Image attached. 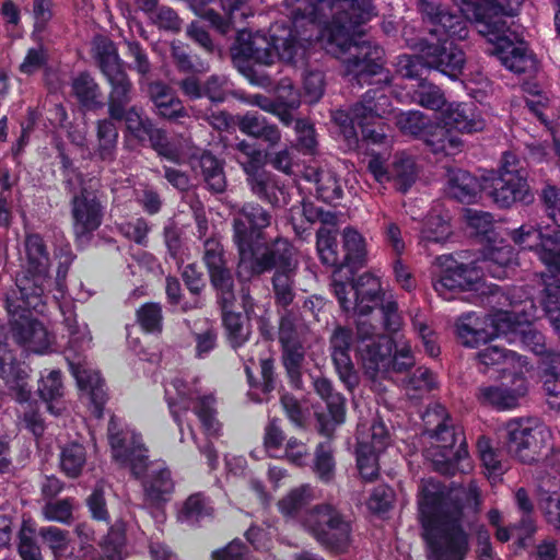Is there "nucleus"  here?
I'll return each instance as SVG.
<instances>
[{
  "mask_svg": "<svg viewBox=\"0 0 560 560\" xmlns=\"http://www.w3.org/2000/svg\"><path fill=\"white\" fill-rule=\"evenodd\" d=\"M285 5L292 27L275 22L269 39L259 32H237L231 52L240 71L250 70L252 62L269 66L276 57L296 63L314 42L340 59L345 74L360 85L382 72L384 49L362 39L361 25L375 15L371 0H285Z\"/></svg>",
  "mask_w": 560,
  "mask_h": 560,
  "instance_id": "nucleus-1",
  "label": "nucleus"
},
{
  "mask_svg": "<svg viewBox=\"0 0 560 560\" xmlns=\"http://www.w3.org/2000/svg\"><path fill=\"white\" fill-rule=\"evenodd\" d=\"M343 266H339L332 275V290L341 308L358 314L357 353L365 373L371 378L385 377L390 371L404 372L415 364L409 343L402 339L394 341L381 335L378 327L366 315L376 306H381L384 328L389 332L400 329L402 320L397 303L392 296L382 293L380 280L371 273L362 275L353 284L341 281Z\"/></svg>",
  "mask_w": 560,
  "mask_h": 560,
  "instance_id": "nucleus-2",
  "label": "nucleus"
},
{
  "mask_svg": "<svg viewBox=\"0 0 560 560\" xmlns=\"http://www.w3.org/2000/svg\"><path fill=\"white\" fill-rule=\"evenodd\" d=\"M418 515L430 560H463L468 539L463 529L464 509L479 504L476 485L450 487L429 478L417 494Z\"/></svg>",
  "mask_w": 560,
  "mask_h": 560,
  "instance_id": "nucleus-3",
  "label": "nucleus"
},
{
  "mask_svg": "<svg viewBox=\"0 0 560 560\" xmlns=\"http://www.w3.org/2000/svg\"><path fill=\"white\" fill-rule=\"evenodd\" d=\"M269 224L270 215L259 205H246L235 217L234 242L240 255L237 275L242 280H249L275 268L272 284L277 302L288 306L294 299V248L285 240H277L271 246H264L261 230Z\"/></svg>",
  "mask_w": 560,
  "mask_h": 560,
  "instance_id": "nucleus-4",
  "label": "nucleus"
},
{
  "mask_svg": "<svg viewBox=\"0 0 560 560\" xmlns=\"http://www.w3.org/2000/svg\"><path fill=\"white\" fill-rule=\"evenodd\" d=\"M509 308H500L486 317L467 313L457 322V336L466 347L476 348L492 338L503 337L509 343L520 345L542 357L541 365L548 362L545 337L533 327L536 316L534 301L523 288H514L511 295H503Z\"/></svg>",
  "mask_w": 560,
  "mask_h": 560,
  "instance_id": "nucleus-5",
  "label": "nucleus"
},
{
  "mask_svg": "<svg viewBox=\"0 0 560 560\" xmlns=\"http://www.w3.org/2000/svg\"><path fill=\"white\" fill-rule=\"evenodd\" d=\"M418 10L428 33L435 43L409 37L405 27L402 36L409 48L422 52L429 69L436 70L453 81L458 80L466 66V55L459 43L468 37V21L477 28L474 18L451 11L440 0H418Z\"/></svg>",
  "mask_w": 560,
  "mask_h": 560,
  "instance_id": "nucleus-6",
  "label": "nucleus"
},
{
  "mask_svg": "<svg viewBox=\"0 0 560 560\" xmlns=\"http://www.w3.org/2000/svg\"><path fill=\"white\" fill-rule=\"evenodd\" d=\"M516 265L514 250L508 244L488 248L480 266L464 265L453 255H441L432 264V284L439 296L446 301L453 300L460 291H476L485 294L488 290L491 298H497L501 303V300L505 301L502 294L505 296L506 294L498 287L486 284L482 269L486 268L493 278L504 279L511 276ZM512 292L513 290L508 295Z\"/></svg>",
  "mask_w": 560,
  "mask_h": 560,
  "instance_id": "nucleus-7",
  "label": "nucleus"
},
{
  "mask_svg": "<svg viewBox=\"0 0 560 560\" xmlns=\"http://www.w3.org/2000/svg\"><path fill=\"white\" fill-rule=\"evenodd\" d=\"M460 12L474 18L477 31L493 44V54L510 71L525 73L536 68L527 44L510 32L505 16L513 14L509 0H454Z\"/></svg>",
  "mask_w": 560,
  "mask_h": 560,
  "instance_id": "nucleus-8",
  "label": "nucleus"
},
{
  "mask_svg": "<svg viewBox=\"0 0 560 560\" xmlns=\"http://www.w3.org/2000/svg\"><path fill=\"white\" fill-rule=\"evenodd\" d=\"M108 441L113 458L122 467L130 468L137 478H142L144 501L160 505L170 500L174 482L164 462H149L148 450L135 429L112 417L108 424Z\"/></svg>",
  "mask_w": 560,
  "mask_h": 560,
  "instance_id": "nucleus-9",
  "label": "nucleus"
},
{
  "mask_svg": "<svg viewBox=\"0 0 560 560\" xmlns=\"http://www.w3.org/2000/svg\"><path fill=\"white\" fill-rule=\"evenodd\" d=\"M66 275L67 269L58 270L55 281L56 293L54 294L68 332L66 359L77 381L81 397L90 401L92 413L96 418H101L106 402L104 382L98 371L85 361L84 353L91 348L93 338L88 324L78 322L73 303L65 300L63 280Z\"/></svg>",
  "mask_w": 560,
  "mask_h": 560,
  "instance_id": "nucleus-10",
  "label": "nucleus"
},
{
  "mask_svg": "<svg viewBox=\"0 0 560 560\" xmlns=\"http://www.w3.org/2000/svg\"><path fill=\"white\" fill-rule=\"evenodd\" d=\"M313 500V489L301 486L290 491L278 502L284 517L301 523L323 545L342 548L348 545L350 526L330 505H318L307 509Z\"/></svg>",
  "mask_w": 560,
  "mask_h": 560,
  "instance_id": "nucleus-11",
  "label": "nucleus"
},
{
  "mask_svg": "<svg viewBox=\"0 0 560 560\" xmlns=\"http://www.w3.org/2000/svg\"><path fill=\"white\" fill-rule=\"evenodd\" d=\"M425 432L431 439V446L425 454L432 460L435 470L444 475L471 469L468 452L460 440V434L450 423L446 409L441 405L429 408L423 416Z\"/></svg>",
  "mask_w": 560,
  "mask_h": 560,
  "instance_id": "nucleus-12",
  "label": "nucleus"
},
{
  "mask_svg": "<svg viewBox=\"0 0 560 560\" xmlns=\"http://www.w3.org/2000/svg\"><path fill=\"white\" fill-rule=\"evenodd\" d=\"M388 107L389 101L384 93L368 91L363 100L355 104L350 112L335 110L331 117L339 127L347 148L354 149L358 144L355 126L361 128L364 140L373 144H387L388 140L382 119L389 113Z\"/></svg>",
  "mask_w": 560,
  "mask_h": 560,
  "instance_id": "nucleus-13",
  "label": "nucleus"
},
{
  "mask_svg": "<svg viewBox=\"0 0 560 560\" xmlns=\"http://www.w3.org/2000/svg\"><path fill=\"white\" fill-rule=\"evenodd\" d=\"M165 399L170 411L180 432V442L186 440V429L190 439L197 443L196 433L190 423H184V417L192 407V413L199 419L205 433L214 438L220 434L221 425L215 419L214 398L211 395H200L199 390L182 377L176 376L165 384Z\"/></svg>",
  "mask_w": 560,
  "mask_h": 560,
  "instance_id": "nucleus-14",
  "label": "nucleus"
},
{
  "mask_svg": "<svg viewBox=\"0 0 560 560\" xmlns=\"http://www.w3.org/2000/svg\"><path fill=\"white\" fill-rule=\"evenodd\" d=\"M27 257L26 271L16 279V294L19 293L28 307L43 313L45 292L52 284L48 276L50 266L49 255L43 238L38 234H27L25 238Z\"/></svg>",
  "mask_w": 560,
  "mask_h": 560,
  "instance_id": "nucleus-15",
  "label": "nucleus"
},
{
  "mask_svg": "<svg viewBox=\"0 0 560 560\" xmlns=\"http://www.w3.org/2000/svg\"><path fill=\"white\" fill-rule=\"evenodd\" d=\"M397 128L404 135L420 138L435 154L454 155L463 150L464 142L459 136L445 129L439 122H431L420 110L398 112L394 116Z\"/></svg>",
  "mask_w": 560,
  "mask_h": 560,
  "instance_id": "nucleus-16",
  "label": "nucleus"
},
{
  "mask_svg": "<svg viewBox=\"0 0 560 560\" xmlns=\"http://www.w3.org/2000/svg\"><path fill=\"white\" fill-rule=\"evenodd\" d=\"M94 52L101 71L112 86L108 97V113L112 119L121 120L125 105L130 101L131 82L122 69V60L113 42L98 38Z\"/></svg>",
  "mask_w": 560,
  "mask_h": 560,
  "instance_id": "nucleus-17",
  "label": "nucleus"
},
{
  "mask_svg": "<svg viewBox=\"0 0 560 560\" xmlns=\"http://www.w3.org/2000/svg\"><path fill=\"white\" fill-rule=\"evenodd\" d=\"M5 307L12 317L18 316L12 320V335L19 345L38 354L47 353L52 349L55 336L43 323L26 314L33 308L25 304L21 295L18 298L15 291L9 293L5 298Z\"/></svg>",
  "mask_w": 560,
  "mask_h": 560,
  "instance_id": "nucleus-18",
  "label": "nucleus"
},
{
  "mask_svg": "<svg viewBox=\"0 0 560 560\" xmlns=\"http://www.w3.org/2000/svg\"><path fill=\"white\" fill-rule=\"evenodd\" d=\"M509 452L523 463L536 460L550 439L549 429L538 419H513L505 427Z\"/></svg>",
  "mask_w": 560,
  "mask_h": 560,
  "instance_id": "nucleus-19",
  "label": "nucleus"
},
{
  "mask_svg": "<svg viewBox=\"0 0 560 560\" xmlns=\"http://www.w3.org/2000/svg\"><path fill=\"white\" fill-rule=\"evenodd\" d=\"M357 466L365 480H374L378 476V457L389 443L388 431L383 421L372 419L371 422L358 424Z\"/></svg>",
  "mask_w": 560,
  "mask_h": 560,
  "instance_id": "nucleus-20",
  "label": "nucleus"
},
{
  "mask_svg": "<svg viewBox=\"0 0 560 560\" xmlns=\"http://www.w3.org/2000/svg\"><path fill=\"white\" fill-rule=\"evenodd\" d=\"M511 240L521 249L532 250L547 268L550 275L552 264L560 240V226H535L529 223L522 224L520 228L509 233Z\"/></svg>",
  "mask_w": 560,
  "mask_h": 560,
  "instance_id": "nucleus-21",
  "label": "nucleus"
},
{
  "mask_svg": "<svg viewBox=\"0 0 560 560\" xmlns=\"http://www.w3.org/2000/svg\"><path fill=\"white\" fill-rule=\"evenodd\" d=\"M125 120L128 132L139 142L149 141L153 149L162 156L180 163L186 159V153L178 148L172 145L163 130L154 128L151 120L143 117L142 110L137 107L124 109L121 120Z\"/></svg>",
  "mask_w": 560,
  "mask_h": 560,
  "instance_id": "nucleus-22",
  "label": "nucleus"
},
{
  "mask_svg": "<svg viewBox=\"0 0 560 560\" xmlns=\"http://www.w3.org/2000/svg\"><path fill=\"white\" fill-rule=\"evenodd\" d=\"M482 189L502 208L511 207L517 201L527 202L533 198L528 182L524 177H512L509 172L491 173L485 177Z\"/></svg>",
  "mask_w": 560,
  "mask_h": 560,
  "instance_id": "nucleus-23",
  "label": "nucleus"
},
{
  "mask_svg": "<svg viewBox=\"0 0 560 560\" xmlns=\"http://www.w3.org/2000/svg\"><path fill=\"white\" fill-rule=\"evenodd\" d=\"M528 393V383L522 372L515 373L510 384L481 386L478 400L497 410H512L521 405Z\"/></svg>",
  "mask_w": 560,
  "mask_h": 560,
  "instance_id": "nucleus-24",
  "label": "nucleus"
},
{
  "mask_svg": "<svg viewBox=\"0 0 560 560\" xmlns=\"http://www.w3.org/2000/svg\"><path fill=\"white\" fill-rule=\"evenodd\" d=\"M441 126L445 129L454 130L460 133H474L483 130L486 121L478 107L469 102H451L442 110ZM456 136H458L455 132Z\"/></svg>",
  "mask_w": 560,
  "mask_h": 560,
  "instance_id": "nucleus-25",
  "label": "nucleus"
},
{
  "mask_svg": "<svg viewBox=\"0 0 560 560\" xmlns=\"http://www.w3.org/2000/svg\"><path fill=\"white\" fill-rule=\"evenodd\" d=\"M73 230L78 237H85L94 232L102 223L103 207L96 196L82 190L72 200Z\"/></svg>",
  "mask_w": 560,
  "mask_h": 560,
  "instance_id": "nucleus-26",
  "label": "nucleus"
},
{
  "mask_svg": "<svg viewBox=\"0 0 560 560\" xmlns=\"http://www.w3.org/2000/svg\"><path fill=\"white\" fill-rule=\"evenodd\" d=\"M27 366L16 362L14 354L8 345L0 342V381L9 390L18 392L20 401L26 400L30 389L26 388Z\"/></svg>",
  "mask_w": 560,
  "mask_h": 560,
  "instance_id": "nucleus-27",
  "label": "nucleus"
},
{
  "mask_svg": "<svg viewBox=\"0 0 560 560\" xmlns=\"http://www.w3.org/2000/svg\"><path fill=\"white\" fill-rule=\"evenodd\" d=\"M305 213L310 221L317 219L325 225L335 224L336 221V217L331 212L316 210V215H313L311 210L305 208ZM316 247L323 264L331 267H337L339 265L338 243L336 238V231L332 228L322 226L317 231Z\"/></svg>",
  "mask_w": 560,
  "mask_h": 560,
  "instance_id": "nucleus-28",
  "label": "nucleus"
},
{
  "mask_svg": "<svg viewBox=\"0 0 560 560\" xmlns=\"http://www.w3.org/2000/svg\"><path fill=\"white\" fill-rule=\"evenodd\" d=\"M350 331L342 327L336 328L330 339L331 357L336 371L348 388L357 384V375L350 358Z\"/></svg>",
  "mask_w": 560,
  "mask_h": 560,
  "instance_id": "nucleus-29",
  "label": "nucleus"
},
{
  "mask_svg": "<svg viewBox=\"0 0 560 560\" xmlns=\"http://www.w3.org/2000/svg\"><path fill=\"white\" fill-rule=\"evenodd\" d=\"M316 393L325 400L330 416V420L326 421L323 415L318 416L320 432L329 435L335 428L345 421V398L334 390L329 380L318 377L314 381Z\"/></svg>",
  "mask_w": 560,
  "mask_h": 560,
  "instance_id": "nucleus-30",
  "label": "nucleus"
},
{
  "mask_svg": "<svg viewBox=\"0 0 560 560\" xmlns=\"http://www.w3.org/2000/svg\"><path fill=\"white\" fill-rule=\"evenodd\" d=\"M237 148L248 159V161H242L241 164L248 175L253 192L260 198H267L269 189L273 187V179L270 174L259 167L261 152L245 141L240 142Z\"/></svg>",
  "mask_w": 560,
  "mask_h": 560,
  "instance_id": "nucleus-31",
  "label": "nucleus"
},
{
  "mask_svg": "<svg viewBox=\"0 0 560 560\" xmlns=\"http://www.w3.org/2000/svg\"><path fill=\"white\" fill-rule=\"evenodd\" d=\"M222 9L229 15V20H224L219 13L209 9L201 14L217 31L226 34L232 27L236 26L237 21L253 15L250 0H221Z\"/></svg>",
  "mask_w": 560,
  "mask_h": 560,
  "instance_id": "nucleus-32",
  "label": "nucleus"
},
{
  "mask_svg": "<svg viewBox=\"0 0 560 560\" xmlns=\"http://www.w3.org/2000/svg\"><path fill=\"white\" fill-rule=\"evenodd\" d=\"M483 187L469 172L451 168L447 171L446 192L460 202H474Z\"/></svg>",
  "mask_w": 560,
  "mask_h": 560,
  "instance_id": "nucleus-33",
  "label": "nucleus"
},
{
  "mask_svg": "<svg viewBox=\"0 0 560 560\" xmlns=\"http://www.w3.org/2000/svg\"><path fill=\"white\" fill-rule=\"evenodd\" d=\"M238 128L242 132L254 138H261L275 145L281 139V133L276 125L269 124L265 116L257 112H248L238 117Z\"/></svg>",
  "mask_w": 560,
  "mask_h": 560,
  "instance_id": "nucleus-34",
  "label": "nucleus"
},
{
  "mask_svg": "<svg viewBox=\"0 0 560 560\" xmlns=\"http://www.w3.org/2000/svg\"><path fill=\"white\" fill-rule=\"evenodd\" d=\"M38 393L47 402V408L52 415L60 416L62 413L66 406L61 399L63 385L60 371L51 370L43 374L38 385Z\"/></svg>",
  "mask_w": 560,
  "mask_h": 560,
  "instance_id": "nucleus-35",
  "label": "nucleus"
},
{
  "mask_svg": "<svg viewBox=\"0 0 560 560\" xmlns=\"http://www.w3.org/2000/svg\"><path fill=\"white\" fill-rule=\"evenodd\" d=\"M149 94L153 101L158 114L165 118H177L188 116L182 102L173 96L170 89L160 83H151L149 86Z\"/></svg>",
  "mask_w": 560,
  "mask_h": 560,
  "instance_id": "nucleus-36",
  "label": "nucleus"
},
{
  "mask_svg": "<svg viewBox=\"0 0 560 560\" xmlns=\"http://www.w3.org/2000/svg\"><path fill=\"white\" fill-rule=\"evenodd\" d=\"M97 143L94 156L104 162H112L116 156L118 130L110 119H102L96 126Z\"/></svg>",
  "mask_w": 560,
  "mask_h": 560,
  "instance_id": "nucleus-37",
  "label": "nucleus"
},
{
  "mask_svg": "<svg viewBox=\"0 0 560 560\" xmlns=\"http://www.w3.org/2000/svg\"><path fill=\"white\" fill-rule=\"evenodd\" d=\"M195 171L200 170L207 186L214 192H222L225 189L226 180L221 162L208 152H203L192 164Z\"/></svg>",
  "mask_w": 560,
  "mask_h": 560,
  "instance_id": "nucleus-38",
  "label": "nucleus"
},
{
  "mask_svg": "<svg viewBox=\"0 0 560 560\" xmlns=\"http://www.w3.org/2000/svg\"><path fill=\"white\" fill-rule=\"evenodd\" d=\"M305 178L316 184L317 195L324 201L332 202L341 198L342 188L331 171L307 168Z\"/></svg>",
  "mask_w": 560,
  "mask_h": 560,
  "instance_id": "nucleus-39",
  "label": "nucleus"
},
{
  "mask_svg": "<svg viewBox=\"0 0 560 560\" xmlns=\"http://www.w3.org/2000/svg\"><path fill=\"white\" fill-rule=\"evenodd\" d=\"M213 513V506L209 499L201 493H195L187 498L178 511V521L195 525L202 520L210 517Z\"/></svg>",
  "mask_w": 560,
  "mask_h": 560,
  "instance_id": "nucleus-40",
  "label": "nucleus"
},
{
  "mask_svg": "<svg viewBox=\"0 0 560 560\" xmlns=\"http://www.w3.org/2000/svg\"><path fill=\"white\" fill-rule=\"evenodd\" d=\"M412 102L430 110H443L446 105L444 92L428 80H420L412 93Z\"/></svg>",
  "mask_w": 560,
  "mask_h": 560,
  "instance_id": "nucleus-41",
  "label": "nucleus"
},
{
  "mask_svg": "<svg viewBox=\"0 0 560 560\" xmlns=\"http://www.w3.org/2000/svg\"><path fill=\"white\" fill-rule=\"evenodd\" d=\"M451 234L447 219L435 210L431 212L425 220L420 231L419 244L427 246L429 243H443Z\"/></svg>",
  "mask_w": 560,
  "mask_h": 560,
  "instance_id": "nucleus-42",
  "label": "nucleus"
},
{
  "mask_svg": "<svg viewBox=\"0 0 560 560\" xmlns=\"http://www.w3.org/2000/svg\"><path fill=\"white\" fill-rule=\"evenodd\" d=\"M245 370L250 385L249 397L256 402L266 401L268 395L275 389L273 361L269 358L260 359V384L252 381V373L248 366Z\"/></svg>",
  "mask_w": 560,
  "mask_h": 560,
  "instance_id": "nucleus-43",
  "label": "nucleus"
},
{
  "mask_svg": "<svg viewBox=\"0 0 560 560\" xmlns=\"http://www.w3.org/2000/svg\"><path fill=\"white\" fill-rule=\"evenodd\" d=\"M551 463L559 479V491L548 489L549 495L540 500V508L544 511L547 522L560 534V452L552 454Z\"/></svg>",
  "mask_w": 560,
  "mask_h": 560,
  "instance_id": "nucleus-44",
  "label": "nucleus"
},
{
  "mask_svg": "<svg viewBox=\"0 0 560 560\" xmlns=\"http://www.w3.org/2000/svg\"><path fill=\"white\" fill-rule=\"evenodd\" d=\"M345 260L347 268L361 265L366 257V241L364 236L353 228H346L342 232Z\"/></svg>",
  "mask_w": 560,
  "mask_h": 560,
  "instance_id": "nucleus-45",
  "label": "nucleus"
},
{
  "mask_svg": "<svg viewBox=\"0 0 560 560\" xmlns=\"http://www.w3.org/2000/svg\"><path fill=\"white\" fill-rule=\"evenodd\" d=\"M72 93L79 103L86 108L102 106L100 98V89L94 79L88 73H80L72 81Z\"/></svg>",
  "mask_w": 560,
  "mask_h": 560,
  "instance_id": "nucleus-46",
  "label": "nucleus"
},
{
  "mask_svg": "<svg viewBox=\"0 0 560 560\" xmlns=\"http://www.w3.org/2000/svg\"><path fill=\"white\" fill-rule=\"evenodd\" d=\"M212 285L218 292V299L222 307H232L235 295L233 291V277L226 265L209 270Z\"/></svg>",
  "mask_w": 560,
  "mask_h": 560,
  "instance_id": "nucleus-47",
  "label": "nucleus"
},
{
  "mask_svg": "<svg viewBox=\"0 0 560 560\" xmlns=\"http://www.w3.org/2000/svg\"><path fill=\"white\" fill-rule=\"evenodd\" d=\"M223 324L228 338L233 348L241 347L249 336V327L240 313L231 311V307H222Z\"/></svg>",
  "mask_w": 560,
  "mask_h": 560,
  "instance_id": "nucleus-48",
  "label": "nucleus"
},
{
  "mask_svg": "<svg viewBox=\"0 0 560 560\" xmlns=\"http://www.w3.org/2000/svg\"><path fill=\"white\" fill-rule=\"evenodd\" d=\"M86 463V453L79 443L65 446L60 453V467L71 478L78 477Z\"/></svg>",
  "mask_w": 560,
  "mask_h": 560,
  "instance_id": "nucleus-49",
  "label": "nucleus"
},
{
  "mask_svg": "<svg viewBox=\"0 0 560 560\" xmlns=\"http://www.w3.org/2000/svg\"><path fill=\"white\" fill-rule=\"evenodd\" d=\"M39 534L52 551L56 560L72 553L67 532L55 526H48L43 527Z\"/></svg>",
  "mask_w": 560,
  "mask_h": 560,
  "instance_id": "nucleus-50",
  "label": "nucleus"
},
{
  "mask_svg": "<svg viewBox=\"0 0 560 560\" xmlns=\"http://www.w3.org/2000/svg\"><path fill=\"white\" fill-rule=\"evenodd\" d=\"M477 448L488 477L492 479L500 477L504 471V467L499 455L491 447L490 441L485 436L479 438Z\"/></svg>",
  "mask_w": 560,
  "mask_h": 560,
  "instance_id": "nucleus-51",
  "label": "nucleus"
},
{
  "mask_svg": "<svg viewBox=\"0 0 560 560\" xmlns=\"http://www.w3.org/2000/svg\"><path fill=\"white\" fill-rule=\"evenodd\" d=\"M390 182L400 191H406L415 182V166L410 159H399L390 166Z\"/></svg>",
  "mask_w": 560,
  "mask_h": 560,
  "instance_id": "nucleus-52",
  "label": "nucleus"
},
{
  "mask_svg": "<svg viewBox=\"0 0 560 560\" xmlns=\"http://www.w3.org/2000/svg\"><path fill=\"white\" fill-rule=\"evenodd\" d=\"M478 360L481 364L486 366L498 365L505 362H514L523 368L525 361L523 358L515 352L509 351L506 352L500 346L493 345L488 346L481 351L478 352Z\"/></svg>",
  "mask_w": 560,
  "mask_h": 560,
  "instance_id": "nucleus-53",
  "label": "nucleus"
},
{
  "mask_svg": "<svg viewBox=\"0 0 560 560\" xmlns=\"http://www.w3.org/2000/svg\"><path fill=\"white\" fill-rule=\"evenodd\" d=\"M315 472L323 481H329L334 477L335 460L332 447L329 441L320 443L315 452Z\"/></svg>",
  "mask_w": 560,
  "mask_h": 560,
  "instance_id": "nucleus-54",
  "label": "nucleus"
},
{
  "mask_svg": "<svg viewBox=\"0 0 560 560\" xmlns=\"http://www.w3.org/2000/svg\"><path fill=\"white\" fill-rule=\"evenodd\" d=\"M397 72L407 79L417 80L418 82L420 80H424L422 78V74L430 70L429 66L427 65L425 59H423L421 56H412V55H402L398 57L397 60Z\"/></svg>",
  "mask_w": 560,
  "mask_h": 560,
  "instance_id": "nucleus-55",
  "label": "nucleus"
},
{
  "mask_svg": "<svg viewBox=\"0 0 560 560\" xmlns=\"http://www.w3.org/2000/svg\"><path fill=\"white\" fill-rule=\"evenodd\" d=\"M137 319L141 328L148 332L162 330V308L158 303H147L137 312Z\"/></svg>",
  "mask_w": 560,
  "mask_h": 560,
  "instance_id": "nucleus-56",
  "label": "nucleus"
},
{
  "mask_svg": "<svg viewBox=\"0 0 560 560\" xmlns=\"http://www.w3.org/2000/svg\"><path fill=\"white\" fill-rule=\"evenodd\" d=\"M542 386L547 404L551 409L560 410V378L556 366L542 365Z\"/></svg>",
  "mask_w": 560,
  "mask_h": 560,
  "instance_id": "nucleus-57",
  "label": "nucleus"
},
{
  "mask_svg": "<svg viewBox=\"0 0 560 560\" xmlns=\"http://www.w3.org/2000/svg\"><path fill=\"white\" fill-rule=\"evenodd\" d=\"M101 546L106 560H122L125 546L124 532L119 528H110Z\"/></svg>",
  "mask_w": 560,
  "mask_h": 560,
  "instance_id": "nucleus-58",
  "label": "nucleus"
},
{
  "mask_svg": "<svg viewBox=\"0 0 560 560\" xmlns=\"http://www.w3.org/2000/svg\"><path fill=\"white\" fill-rule=\"evenodd\" d=\"M304 100L313 104L318 102L324 95L325 80L319 71H311L303 79Z\"/></svg>",
  "mask_w": 560,
  "mask_h": 560,
  "instance_id": "nucleus-59",
  "label": "nucleus"
},
{
  "mask_svg": "<svg viewBox=\"0 0 560 560\" xmlns=\"http://www.w3.org/2000/svg\"><path fill=\"white\" fill-rule=\"evenodd\" d=\"M294 129L299 149L306 154H313L317 145L313 126L304 119H299L295 122Z\"/></svg>",
  "mask_w": 560,
  "mask_h": 560,
  "instance_id": "nucleus-60",
  "label": "nucleus"
},
{
  "mask_svg": "<svg viewBox=\"0 0 560 560\" xmlns=\"http://www.w3.org/2000/svg\"><path fill=\"white\" fill-rule=\"evenodd\" d=\"M72 501L59 500L48 502L43 509V514L47 521L68 523L72 517Z\"/></svg>",
  "mask_w": 560,
  "mask_h": 560,
  "instance_id": "nucleus-61",
  "label": "nucleus"
},
{
  "mask_svg": "<svg viewBox=\"0 0 560 560\" xmlns=\"http://www.w3.org/2000/svg\"><path fill=\"white\" fill-rule=\"evenodd\" d=\"M515 502L518 510L523 513L521 520L522 527L525 529L527 536H532L536 530L535 521L532 517L534 505L524 488H520L515 492Z\"/></svg>",
  "mask_w": 560,
  "mask_h": 560,
  "instance_id": "nucleus-62",
  "label": "nucleus"
},
{
  "mask_svg": "<svg viewBox=\"0 0 560 560\" xmlns=\"http://www.w3.org/2000/svg\"><path fill=\"white\" fill-rule=\"evenodd\" d=\"M283 434L276 421L272 420L266 428L264 445L270 457H282Z\"/></svg>",
  "mask_w": 560,
  "mask_h": 560,
  "instance_id": "nucleus-63",
  "label": "nucleus"
},
{
  "mask_svg": "<svg viewBox=\"0 0 560 560\" xmlns=\"http://www.w3.org/2000/svg\"><path fill=\"white\" fill-rule=\"evenodd\" d=\"M212 560H255L246 546L240 540L234 539L222 549L212 552Z\"/></svg>",
  "mask_w": 560,
  "mask_h": 560,
  "instance_id": "nucleus-64",
  "label": "nucleus"
}]
</instances>
